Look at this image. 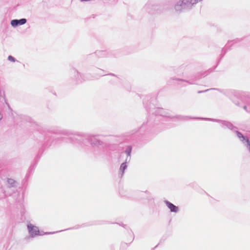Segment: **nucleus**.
Instances as JSON below:
<instances>
[{
	"instance_id": "nucleus-18",
	"label": "nucleus",
	"mask_w": 250,
	"mask_h": 250,
	"mask_svg": "<svg viewBox=\"0 0 250 250\" xmlns=\"http://www.w3.org/2000/svg\"><path fill=\"white\" fill-rule=\"evenodd\" d=\"M208 90L207 89V90H203V91H199L198 92V93H203V92H206L207 91H208Z\"/></svg>"
},
{
	"instance_id": "nucleus-20",
	"label": "nucleus",
	"mask_w": 250,
	"mask_h": 250,
	"mask_svg": "<svg viewBox=\"0 0 250 250\" xmlns=\"http://www.w3.org/2000/svg\"><path fill=\"white\" fill-rule=\"evenodd\" d=\"M76 72H77L78 75L79 74V73L78 71H77Z\"/></svg>"
},
{
	"instance_id": "nucleus-5",
	"label": "nucleus",
	"mask_w": 250,
	"mask_h": 250,
	"mask_svg": "<svg viewBox=\"0 0 250 250\" xmlns=\"http://www.w3.org/2000/svg\"><path fill=\"white\" fill-rule=\"evenodd\" d=\"M149 112L155 117V119H157L158 121L159 120V116H162L163 117L166 118H171L170 116L167 115L166 111L163 108H156L150 110Z\"/></svg>"
},
{
	"instance_id": "nucleus-19",
	"label": "nucleus",
	"mask_w": 250,
	"mask_h": 250,
	"mask_svg": "<svg viewBox=\"0 0 250 250\" xmlns=\"http://www.w3.org/2000/svg\"><path fill=\"white\" fill-rule=\"evenodd\" d=\"M52 232H48V233H45V234H52Z\"/></svg>"
},
{
	"instance_id": "nucleus-11",
	"label": "nucleus",
	"mask_w": 250,
	"mask_h": 250,
	"mask_svg": "<svg viewBox=\"0 0 250 250\" xmlns=\"http://www.w3.org/2000/svg\"><path fill=\"white\" fill-rule=\"evenodd\" d=\"M132 151V147L130 146H128L126 148V149L125 151V152L126 153L127 155L126 158H130L131 156V153Z\"/></svg>"
},
{
	"instance_id": "nucleus-16",
	"label": "nucleus",
	"mask_w": 250,
	"mask_h": 250,
	"mask_svg": "<svg viewBox=\"0 0 250 250\" xmlns=\"http://www.w3.org/2000/svg\"><path fill=\"white\" fill-rule=\"evenodd\" d=\"M8 60L12 62H15L16 61V59L11 55L8 57Z\"/></svg>"
},
{
	"instance_id": "nucleus-17",
	"label": "nucleus",
	"mask_w": 250,
	"mask_h": 250,
	"mask_svg": "<svg viewBox=\"0 0 250 250\" xmlns=\"http://www.w3.org/2000/svg\"><path fill=\"white\" fill-rule=\"evenodd\" d=\"M248 107V106H247V105H245V106H244L243 108H244L245 110H246V111H249H249H250L247 109Z\"/></svg>"
},
{
	"instance_id": "nucleus-2",
	"label": "nucleus",
	"mask_w": 250,
	"mask_h": 250,
	"mask_svg": "<svg viewBox=\"0 0 250 250\" xmlns=\"http://www.w3.org/2000/svg\"><path fill=\"white\" fill-rule=\"evenodd\" d=\"M202 0H178L174 4L176 12L181 13L191 9L198 2Z\"/></svg>"
},
{
	"instance_id": "nucleus-4",
	"label": "nucleus",
	"mask_w": 250,
	"mask_h": 250,
	"mask_svg": "<svg viewBox=\"0 0 250 250\" xmlns=\"http://www.w3.org/2000/svg\"><path fill=\"white\" fill-rule=\"evenodd\" d=\"M199 119L219 123L221 124V127L224 128H228L231 130H234V129L237 128L236 127L234 126L230 122H228L226 121L212 119V118H199Z\"/></svg>"
},
{
	"instance_id": "nucleus-3",
	"label": "nucleus",
	"mask_w": 250,
	"mask_h": 250,
	"mask_svg": "<svg viewBox=\"0 0 250 250\" xmlns=\"http://www.w3.org/2000/svg\"><path fill=\"white\" fill-rule=\"evenodd\" d=\"M144 9L150 14H159L163 12V9L160 5L151 3L146 4Z\"/></svg>"
},
{
	"instance_id": "nucleus-6",
	"label": "nucleus",
	"mask_w": 250,
	"mask_h": 250,
	"mask_svg": "<svg viewBox=\"0 0 250 250\" xmlns=\"http://www.w3.org/2000/svg\"><path fill=\"white\" fill-rule=\"evenodd\" d=\"M237 137L239 139L243 144L247 147V148L250 151V142L248 138L246 136H244L240 132L238 131H235Z\"/></svg>"
},
{
	"instance_id": "nucleus-9",
	"label": "nucleus",
	"mask_w": 250,
	"mask_h": 250,
	"mask_svg": "<svg viewBox=\"0 0 250 250\" xmlns=\"http://www.w3.org/2000/svg\"><path fill=\"white\" fill-rule=\"evenodd\" d=\"M164 202L167 207V208L170 209L171 212L177 213L179 211L178 207L175 206L172 203H170V202L167 200H165Z\"/></svg>"
},
{
	"instance_id": "nucleus-13",
	"label": "nucleus",
	"mask_w": 250,
	"mask_h": 250,
	"mask_svg": "<svg viewBox=\"0 0 250 250\" xmlns=\"http://www.w3.org/2000/svg\"><path fill=\"white\" fill-rule=\"evenodd\" d=\"M242 40H243V39H236L235 40H233L232 41H230L229 42L228 45H229V44L231 43H232L231 44L237 43L240 42L241 41H242Z\"/></svg>"
},
{
	"instance_id": "nucleus-12",
	"label": "nucleus",
	"mask_w": 250,
	"mask_h": 250,
	"mask_svg": "<svg viewBox=\"0 0 250 250\" xmlns=\"http://www.w3.org/2000/svg\"><path fill=\"white\" fill-rule=\"evenodd\" d=\"M7 183L11 187H14L15 186L16 182L12 179H8Z\"/></svg>"
},
{
	"instance_id": "nucleus-1",
	"label": "nucleus",
	"mask_w": 250,
	"mask_h": 250,
	"mask_svg": "<svg viewBox=\"0 0 250 250\" xmlns=\"http://www.w3.org/2000/svg\"><path fill=\"white\" fill-rule=\"evenodd\" d=\"M62 133L67 136H69L71 135H74L75 136L83 137L85 139L84 141L85 142L90 143L93 147L101 146L104 148L107 146V145L105 143L96 138L97 136H99V135H93L91 134L73 133L70 131L66 130H62Z\"/></svg>"
},
{
	"instance_id": "nucleus-8",
	"label": "nucleus",
	"mask_w": 250,
	"mask_h": 250,
	"mask_svg": "<svg viewBox=\"0 0 250 250\" xmlns=\"http://www.w3.org/2000/svg\"><path fill=\"white\" fill-rule=\"evenodd\" d=\"M26 22L27 20L24 18L20 20H13L11 21V24L13 27H16L19 25H23Z\"/></svg>"
},
{
	"instance_id": "nucleus-14",
	"label": "nucleus",
	"mask_w": 250,
	"mask_h": 250,
	"mask_svg": "<svg viewBox=\"0 0 250 250\" xmlns=\"http://www.w3.org/2000/svg\"><path fill=\"white\" fill-rule=\"evenodd\" d=\"M178 81H179L180 82H185V83H188V84H194V82L193 81H187V80H183V79H176Z\"/></svg>"
},
{
	"instance_id": "nucleus-15",
	"label": "nucleus",
	"mask_w": 250,
	"mask_h": 250,
	"mask_svg": "<svg viewBox=\"0 0 250 250\" xmlns=\"http://www.w3.org/2000/svg\"><path fill=\"white\" fill-rule=\"evenodd\" d=\"M98 53L99 54V55L101 57H104L106 55V52L105 51H100Z\"/></svg>"
},
{
	"instance_id": "nucleus-10",
	"label": "nucleus",
	"mask_w": 250,
	"mask_h": 250,
	"mask_svg": "<svg viewBox=\"0 0 250 250\" xmlns=\"http://www.w3.org/2000/svg\"><path fill=\"white\" fill-rule=\"evenodd\" d=\"M130 160V158H126L125 159V162H124L123 163H122L120 166V169H119V172H120V174H121L122 176H123L124 174V172H125V170L127 168V162H129Z\"/></svg>"
},
{
	"instance_id": "nucleus-7",
	"label": "nucleus",
	"mask_w": 250,
	"mask_h": 250,
	"mask_svg": "<svg viewBox=\"0 0 250 250\" xmlns=\"http://www.w3.org/2000/svg\"><path fill=\"white\" fill-rule=\"evenodd\" d=\"M27 228L28 232L31 237H34L37 235H40V231L38 228L36 226L33 225L31 224L27 225Z\"/></svg>"
}]
</instances>
